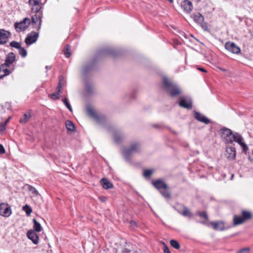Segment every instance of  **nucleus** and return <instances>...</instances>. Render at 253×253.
<instances>
[{
	"label": "nucleus",
	"mask_w": 253,
	"mask_h": 253,
	"mask_svg": "<svg viewBox=\"0 0 253 253\" xmlns=\"http://www.w3.org/2000/svg\"><path fill=\"white\" fill-rule=\"evenodd\" d=\"M219 131L221 137L225 140L226 143L231 144L235 141L242 147L244 152H246L248 150L247 145L243 142V137L239 133H233L231 129L225 127L221 128Z\"/></svg>",
	"instance_id": "obj_1"
},
{
	"label": "nucleus",
	"mask_w": 253,
	"mask_h": 253,
	"mask_svg": "<svg viewBox=\"0 0 253 253\" xmlns=\"http://www.w3.org/2000/svg\"><path fill=\"white\" fill-rule=\"evenodd\" d=\"M163 87L167 93L173 97L180 95L181 93L180 87L165 77L163 78Z\"/></svg>",
	"instance_id": "obj_2"
},
{
	"label": "nucleus",
	"mask_w": 253,
	"mask_h": 253,
	"mask_svg": "<svg viewBox=\"0 0 253 253\" xmlns=\"http://www.w3.org/2000/svg\"><path fill=\"white\" fill-rule=\"evenodd\" d=\"M153 186L157 189L164 198L169 200L171 198V194L168 189V184L161 179L152 181Z\"/></svg>",
	"instance_id": "obj_3"
},
{
	"label": "nucleus",
	"mask_w": 253,
	"mask_h": 253,
	"mask_svg": "<svg viewBox=\"0 0 253 253\" xmlns=\"http://www.w3.org/2000/svg\"><path fill=\"white\" fill-rule=\"evenodd\" d=\"M141 145L138 142L132 143L128 148H124L122 151V154L126 161H129L133 153L140 152Z\"/></svg>",
	"instance_id": "obj_4"
},
{
	"label": "nucleus",
	"mask_w": 253,
	"mask_h": 253,
	"mask_svg": "<svg viewBox=\"0 0 253 253\" xmlns=\"http://www.w3.org/2000/svg\"><path fill=\"white\" fill-rule=\"evenodd\" d=\"M252 214L250 211H243L242 216L234 215L233 217V224L238 225L243 223L245 221L252 218Z\"/></svg>",
	"instance_id": "obj_5"
},
{
	"label": "nucleus",
	"mask_w": 253,
	"mask_h": 253,
	"mask_svg": "<svg viewBox=\"0 0 253 253\" xmlns=\"http://www.w3.org/2000/svg\"><path fill=\"white\" fill-rule=\"evenodd\" d=\"M88 115L93 119L98 124H104L106 121V117L104 115H98L91 108H86Z\"/></svg>",
	"instance_id": "obj_6"
},
{
	"label": "nucleus",
	"mask_w": 253,
	"mask_h": 253,
	"mask_svg": "<svg viewBox=\"0 0 253 253\" xmlns=\"http://www.w3.org/2000/svg\"><path fill=\"white\" fill-rule=\"evenodd\" d=\"M35 14L32 17V23L35 25V28L37 31H39L41 28L42 22V12H34Z\"/></svg>",
	"instance_id": "obj_7"
},
{
	"label": "nucleus",
	"mask_w": 253,
	"mask_h": 253,
	"mask_svg": "<svg viewBox=\"0 0 253 253\" xmlns=\"http://www.w3.org/2000/svg\"><path fill=\"white\" fill-rule=\"evenodd\" d=\"M12 214V210L11 207L5 203H1L0 204V215L8 217Z\"/></svg>",
	"instance_id": "obj_8"
},
{
	"label": "nucleus",
	"mask_w": 253,
	"mask_h": 253,
	"mask_svg": "<svg viewBox=\"0 0 253 253\" xmlns=\"http://www.w3.org/2000/svg\"><path fill=\"white\" fill-rule=\"evenodd\" d=\"M30 24V20L29 18H25L20 22H16L14 24V27L17 32L24 31L29 27Z\"/></svg>",
	"instance_id": "obj_9"
},
{
	"label": "nucleus",
	"mask_w": 253,
	"mask_h": 253,
	"mask_svg": "<svg viewBox=\"0 0 253 253\" xmlns=\"http://www.w3.org/2000/svg\"><path fill=\"white\" fill-rule=\"evenodd\" d=\"M179 105L183 108L191 109L192 108V100L190 97L186 96L180 97L179 99Z\"/></svg>",
	"instance_id": "obj_10"
},
{
	"label": "nucleus",
	"mask_w": 253,
	"mask_h": 253,
	"mask_svg": "<svg viewBox=\"0 0 253 253\" xmlns=\"http://www.w3.org/2000/svg\"><path fill=\"white\" fill-rule=\"evenodd\" d=\"M39 37V33L35 32H32L29 33L25 40V42L27 46H29L35 42Z\"/></svg>",
	"instance_id": "obj_11"
},
{
	"label": "nucleus",
	"mask_w": 253,
	"mask_h": 253,
	"mask_svg": "<svg viewBox=\"0 0 253 253\" xmlns=\"http://www.w3.org/2000/svg\"><path fill=\"white\" fill-rule=\"evenodd\" d=\"M225 48L234 54H239L241 52L240 48L233 42H227L225 44Z\"/></svg>",
	"instance_id": "obj_12"
},
{
	"label": "nucleus",
	"mask_w": 253,
	"mask_h": 253,
	"mask_svg": "<svg viewBox=\"0 0 253 253\" xmlns=\"http://www.w3.org/2000/svg\"><path fill=\"white\" fill-rule=\"evenodd\" d=\"M42 0H29L28 3L32 6V11L33 12H40L42 8Z\"/></svg>",
	"instance_id": "obj_13"
},
{
	"label": "nucleus",
	"mask_w": 253,
	"mask_h": 253,
	"mask_svg": "<svg viewBox=\"0 0 253 253\" xmlns=\"http://www.w3.org/2000/svg\"><path fill=\"white\" fill-rule=\"evenodd\" d=\"M96 60L93 59L88 62L84 67L83 70V74L85 76L88 73L92 71L95 67Z\"/></svg>",
	"instance_id": "obj_14"
},
{
	"label": "nucleus",
	"mask_w": 253,
	"mask_h": 253,
	"mask_svg": "<svg viewBox=\"0 0 253 253\" xmlns=\"http://www.w3.org/2000/svg\"><path fill=\"white\" fill-rule=\"evenodd\" d=\"M10 34L5 30H0V44L6 43L8 41Z\"/></svg>",
	"instance_id": "obj_15"
},
{
	"label": "nucleus",
	"mask_w": 253,
	"mask_h": 253,
	"mask_svg": "<svg viewBox=\"0 0 253 253\" xmlns=\"http://www.w3.org/2000/svg\"><path fill=\"white\" fill-rule=\"evenodd\" d=\"M181 6L183 10L187 13L190 12L193 9V4L189 0H183L181 3Z\"/></svg>",
	"instance_id": "obj_16"
},
{
	"label": "nucleus",
	"mask_w": 253,
	"mask_h": 253,
	"mask_svg": "<svg viewBox=\"0 0 253 253\" xmlns=\"http://www.w3.org/2000/svg\"><path fill=\"white\" fill-rule=\"evenodd\" d=\"M37 232H35L33 230H29L27 233V236L28 238L32 241L33 243L34 244H38L39 243V236L36 233Z\"/></svg>",
	"instance_id": "obj_17"
},
{
	"label": "nucleus",
	"mask_w": 253,
	"mask_h": 253,
	"mask_svg": "<svg viewBox=\"0 0 253 253\" xmlns=\"http://www.w3.org/2000/svg\"><path fill=\"white\" fill-rule=\"evenodd\" d=\"M226 156L229 160H233L236 157L235 148L230 146L228 147L226 150Z\"/></svg>",
	"instance_id": "obj_18"
},
{
	"label": "nucleus",
	"mask_w": 253,
	"mask_h": 253,
	"mask_svg": "<svg viewBox=\"0 0 253 253\" xmlns=\"http://www.w3.org/2000/svg\"><path fill=\"white\" fill-rule=\"evenodd\" d=\"M16 55L14 53L11 52L9 53L6 57L4 65L9 67L15 60Z\"/></svg>",
	"instance_id": "obj_19"
},
{
	"label": "nucleus",
	"mask_w": 253,
	"mask_h": 253,
	"mask_svg": "<svg viewBox=\"0 0 253 253\" xmlns=\"http://www.w3.org/2000/svg\"><path fill=\"white\" fill-rule=\"evenodd\" d=\"M194 117L198 121L205 123L206 125L211 123V121L208 118L199 112H195Z\"/></svg>",
	"instance_id": "obj_20"
},
{
	"label": "nucleus",
	"mask_w": 253,
	"mask_h": 253,
	"mask_svg": "<svg viewBox=\"0 0 253 253\" xmlns=\"http://www.w3.org/2000/svg\"><path fill=\"white\" fill-rule=\"evenodd\" d=\"M115 51L114 50L110 48H104L98 51L97 55L102 56L111 55L114 56L115 54Z\"/></svg>",
	"instance_id": "obj_21"
},
{
	"label": "nucleus",
	"mask_w": 253,
	"mask_h": 253,
	"mask_svg": "<svg viewBox=\"0 0 253 253\" xmlns=\"http://www.w3.org/2000/svg\"><path fill=\"white\" fill-rule=\"evenodd\" d=\"M192 17L195 22L200 24L203 27L202 25L204 21V18L201 13H193Z\"/></svg>",
	"instance_id": "obj_22"
},
{
	"label": "nucleus",
	"mask_w": 253,
	"mask_h": 253,
	"mask_svg": "<svg viewBox=\"0 0 253 253\" xmlns=\"http://www.w3.org/2000/svg\"><path fill=\"white\" fill-rule=\"evenodd\" d=\"M8 66L4 65L3 64L0 66V79H2L5 76L9 75L11 73V71L6 67Z\"/></svg>",
	"instance_id": "obj_23"
},
{
	"label": "nucleus",
	"mask_w": 253,
	"mask_h": 253,
	"mask_svg": "<svg viewBox=\"0 0 253 253\" xmlns=\"http://www.w3.org/2000/svg\"><path fill=\"white\" fill-rule=\"evenodd\" d=\"M210 224L212 226L213 229L215 230L222 231L224 229V225L223 222L211 221Z\"/></svg>",
	"instance_id": "obj_24"
},
{
	"label": "nucleus",
	"mask_w": 253,
	"mask_h": 253,
	"mask_svg": "<svg viewBox=\"0 0 253 253\" xmlns=\"http://www.w3.org/2000/svg\"><path fill=\"white\" fill-rule=\"evenodd\" d=\"M100 182L105 189H111L113 187V184L106 178H102Z\"/></svg>",
	"instance_id": "obj_25"
},
{
	"label": "nucleus",
	"mask_w": 253,
	"mask_h": 253,
	"mask_svg": "<svg viewBox=\"0 0 253 253\" xmlns=\"http://www.w3.org/2000/svg\"><path fill=\"white\" fill-rule=\"evenodd\" d=\"M182 209V212H181V215L183 216L188 217L189 218H191L193 216V213L190 211V210L184 205H179Z\"/></svg>",
	"instance_id": "obj_26"
},
{
	"label": "nucleus",
	"mask_w": 253,
	"mask_h": 253,
	"mask_svg": "<svg viewBox=\"0 0 253 253\" xmlns=\"http://www.w3.org/2000/svg\"><path fill=\"white\" fill-rule=\"evenodd\" d=\"M114 140L117 143H120L124 138V135L120 131H115L113 133Z\"/></svg>",
	"instance_id": "obj_27"
},
{
	"label": "nucleus",
	"mask_w": 253,
	"mask_h": 253,
	"mask_svg": "<svg viewBox=\"0 0 253 253\" xmlns=\"http://www.w3.org/2000/svg\"><path fill=\"white\" fill-rule=\"evenodd\" d=\"M33 223H34V225H33L34 230L33 231L37 232H41L42 229V228L41 226V224L35 218H34L33 219Z\"/></svg>",
	"instance_id": "obj_28"
},
{
	"label": "nucleus",
	"mask_w": 253,
	"mask_h": 253,
	"mask_svg": "<svg viewBox=\"0 0 253 253\" xmlns=\"http://www.w3.org/2000/svg\"><path fill=\"white\" fill-rule=\"evenodd\" d=\"M65 126L68 130L74 131L75 129V126L73 122L70 120H67L65 122Z\"/></svg>",
	"instance_id": "obj_29"
},
{
	"label": "nucleus",
	"mask_w": 253,
	"mask_h": 253,
	"mask_svg": "<svg viewBox=\"0 0 253 253\" xmlns=\"http://www.w3.org/2000/svg\"><path fill=\"white\" fill-rule=\"evenodd\" d=\"M31 116V113L29 112L24 114L23 118H21L19 120V123L20 124H25L27 123Z\"/></svg>",
	"instance_id": "obj_30"
},
{
	"label": "nucleus",
	"mask_w": 253,
	"mask_h": 253,
	"mask_svg": "<svg viewBox=\"0 0 253 253\" xmlns=\"http://www.w3.org/2000/svg\"><path fill=\"white\" fill-rule=\"evenodd\" d=\"M170 245L175 249H179L180 248V244L175 240H171L170 241Z\"/></svg>",
	"instance_id": "obj_31"
},
{
	"label": "nucleus",
	"mask_w": 253,
	"mask_h": 253,
	"mask_svg": "<svg viewBox=\"0 0 253 253\" xmlns=\"http://www.w3.org/2000/svg\"><path fill=\"white\" fill-rule=\"evenodd\" d=\"M197 214L201 218H204L206 221L208 220V216L206 211H198Z\"/></svg>",
	"instance_id": "obj_32"
},
{
	"label": "nucleus",
	"mask_w": 253,
	"mask_h": 253,
	"mask_svg": "<svg viewBox=\"0 0 253 253\" xmlns=\"http://www.w3.org/2000/svg\"><path fill=\"white\" fill-rule=\"evenodd\" d=\"M23 210L26 212L27 215H29L32 212V208L28 205L23 206Z\"/></svg>",
	"instance_id": "obj_33"
},
{
	"label": "nucleus",
	"mask_w": 253,
	"mask_h": 253,
	"mask_svg": "<svg viewBox=\"0 0 253 253\" xmlns=\"http://www.w3.org/2000/svg\"><path fill=\"white\" fill-rule=\"evenodd\" d=\"M10 46L19 49L21 47V43L16 41H12L10 43Z\"/></svg>",
	"instance_id": "obj_34"
},
{
	"label": "nucleus",
	"mask_w": 253,
	"mask_h": 253,
	"mask_svg": "<svg viewBox=\"0 0 253 253\" xmlns=\"http://www.w3.org/2000/svg\"><path fill=\"white\" fill-rule=\"evenodd\" d=\"M64 54L66 57H69L71 55L70 47L69 45L66 44L65 46Z\"/></svg>",
	"instance_id": "obj_35"
},
{
	"label": "nucleus",
	"mask_w": 253,
	"mask_h": 253,
	"mask_svg": "<svg viewBox=\"0 0 253 253\" xmlns=\"http://www.w3.org/2000/svg\"><path fill=\"white\" fill-rule=\"evenodd\" d=\"M19 54L23 58L25 57L27 55V52L26 49L24 47H21L19 49Z\"/></svg>",
	"instance_id": "obj_36"
},
{
	"label": "nucleus",
	"mask_w": 253,
	"mask_h": 253,
	"mask_svg": "<svg viewBox=\"0 0 253 253\" xmlns=\"http://www.w3.org/2000/svg\"><path fill=\"white\" fill-rule=\"evenodd\" d=\"M153 173L152 169H144L143 171V176L145 178H149Z\"/></svg>",
	"instance_id": "obj_37"
},
{
	"label": "nucleus",
	"mask_w": 253,
	"mask_h": 253,
	"mask_svg": "<svg viewBox=\"0 0 253 253\" xmlns=\"http://www.w3.org/2000/svg\"><path fill=\"white\" fill-rule=\"evenodd\" d=\"M63 102L65 104V105L67 107V108L71 111L72 112V108L71 107V105L69 103L67 99L66 98H65L62 100Z\"/></svg>",
	"instance_id": "obj_38"
},
{
	"label": "nucleus",
	"mask_w": 253,
	"mask_h": 253,
	"mask_svg": "<svg viewBox=\"0 0 253 253\" xmlns=\"http://www.w3.org/2000/svg\"><path fill=\"white\" fill-rule=\"evenodd\" d=\"M63 80L62 79V77H60L59 79V82L58 83V85L57 86V91L58 92V93H61L62 92V82Z\"/></svg>",
	"instance_id": "obj_39"
},
{
	"label": "nucleus",
	"mask_w": 253,
	"mask_h": 253,
	"mask_svg": "<svg viewBox=\"0 0 253 253\" xmlns=\"http://www.w3.org/2000/svg\"><path fill=\"white\" fill-rule=\"evenodd\" d=\"M60 93H58V92L56 91V92L53 93L51 95V97L53 99H58L59 98V95Z\"/></svg>",
	"instance_id": "obj_40"
},
{
	"label": "nucleus",
	"mask_w": 253,
	"mask_h": 253,
	"mask_svg": "<svg viewBox=\"0 0 253 253\" xmlns=\"http://www.w3.org/2000/svg\"><path fill=\"white\" fill-rule=\"evenodd\" d=\"M250 251V248H244L238 251L237 253H244L245 252H248Z\"/></svg>",
	"instance_id": "obj_41"
},
{
	"label": "nucleus",
	"mask_w": 253,
	"mask_h": 253,
	"mask_svg": "<svg viewBox=\"0 0 253 253\" xmlns=\"http://www.w3.org/2000/svg\"><path fill=\"white\" fill-rule=\"evenodd\" d=\"M163 244L164 245V253H170V252L167 245L164 242H163Z\"/></svg>",
	"instance_id": "obj_42"
},
{
	"label": "nucleus",
	"mask_w": 253,
	"mask_h": 253,
	"mask_svg": "<svg viewBox=\"0 0 253 253\" xmlns=\"http://www.w3.org/2000/svg\"><path fill=\"white\" fill-rule=\"evenodd\" d=\"M30 190L32 191V192L35 194L36 195H38L39 194V192L34 187L31 186Z\"/></svg>",
	"instance_id": "obj_43"
},
{
	"label": "nucleus",
	"mask_w": 253,
	"mask_h": 253,
	"mask_svg": "<svg viewBox=\"0 0 253 253\" xmlns=\"http://www.w3.org/2000/svg\"><path fill=\"white\" fill-rule=\"evenodd\" d=\"M5 129V125L4 124H0V132L3 131Z\"/></svg>",
	"instance_id": "obj_44"
},
{
	"label": "nucleus",
	"mask_w": 253,
	"mask_h": 253,
	"mask_svg": "<svg viewBox=\"0 0 253 253\" xmlns=\"http://www.w3.org/2000/svg\"><path fill=\"white\" fill-rule=\"evenodd\" d=\"M5 153V149L2 145L0 144V154H2Z\"/></svg>",
	"instance_id": "obj_45"
},
{
	"label": "nucleus",
	"mask_w": 253,
	"mask_h": 253,
	"mask_svg": "<svg viewBox=\"0 0 253 253\" xmlns=\"http://www.w3.org/2000/svg\"><path fill=\"white\" fill-rule=\"evenodd\" d=\"M86 88L88 92H90V90L91 89V85L90 84H85Z\"/></svg>",
	"instance_id": "obj_46"
},
{
	"label": "nucleus",
	"mask_w": 253,
	"mask_h": 253,
	"mask_svg": "<svg viewBox=\"0 0 253 253\" xmlns=\"http://www.w3.org/2000/svg\"><path fill=\"white\" fill-rule=\"evenodd\" d=\"M121 253H130V251L126 248H123Z\"/></svg>",
	"instance_id": "obj_47"
},
{
	"label": "nucleus",
	"mask_w": 253,
	"mask_h": 253,
	"mask_svg": "<svg viewBox=\"0 0 253 253\" xmlns=\"http://www.w3.org/2000/svg\"><path fill=\"white\" fill-rule=\"evenodd\" d=\"M99 200L102 202H105L107 201V198L105 197H99Z\"/></svg>",
	"instance_id": "obj_48"
},
{
	"label": "nucleus",
	"mask_w": 253,
	"mask_h": 253,
	"mask_svg": "<svg viewBox=\"0 0 253 253\" xmlns=\"http://www.w3.org/2000/svg\"><path fill=\"white\" fill-rule=\"evenodd\" d=\"M153 126L155 128H161L162 127V125L161 124H155L153 125Z\"/></svg>",
	"instance_id": "obj_49"
},
{
	"label": "nucleus",
	"mask_w": 253,
	"mask_h": 253,
	"mask_svg": "<svg viewBox=\"0 0 253 253\" xmlns=\"http://www.w3.org/2000/svg\"><path fill=\"white\" fill-rule=\"evenodd\" d=\"M197 69L198 70L201 71L203 72H207V71L205 70V69L203 68L199 67Z\"/></svg>",
	"instance_id": "obj_50"
},
{
	"label": "nucleus",
	"mask_w": 253,
	"mask_h": 253,
	"mask_svg": "<svg viewBox=\"0 0 253 253\" xmlns=\"http://www.w3.org/2000/svg\"><path fill=\"white\" fill-rule=\"evenodd\" d=\"M130 224L132 227L136 226V223L133 221H131L130 222Z\"/></svg>",
	"instance_id": "obj_51"
},
{
	"label": "nucleus",
	"mask_w": 253,
	"mask_h": 253,
	"mask_svg": "<svg viewBox=\"0 0 253 253\" xmlns=\"http://www.w3.org/2000/svg\"><path fill=\"white\" fill-rule=\"evenodd\" d=\"M175 210L177 211L181 215V212H182V211L180 210V209H176L175 208Z\"/></svg>",
	"instance_id": "obj_52"
},
{
	"label": "nucleus",
	"mask_w": 253,
	"mask_h": 253,
	"mask_svg": "<svg viewBox=\"0 0 253 253\" xmlns=\"http://www.w3.org/2000/svg\"><path fill=\"white\" fill-rule=\"evenodd\" d=\"M45 68L48 70V69H50L51 68V66H46L45 67Z\"/></svg>",
	"instance_id": "obj_53"
},
{
	"label": "nucleus",
	"mask_w": 253,
	"mask_h": 253,
	"mask_svg": "<svg viewBox=\"0 0 253 253\" xmlns=\"http://www.w3.org/2000/svg\"><path fill=\"white\" fill-rule=\"evenodd\" d=\"M9 119V118H8V119H7V120L5 122V123H4V124H5V125H6V124L7 122L8 121Z\"/></svg>",
	"instance_id": "obj_54"
},
{
	"label": "nucleus",
	"mask_w": 253,
	"mask_h": 253,
	"mask_svg": "<svg viewBox=\"0 0 253 253\" xmlns=\"http://www.w3.org/2000/svg\"><path fill=\"white\" fill-rule=\"evenodd\" d=\"M233 176H234V175L233 174V175H232L231 179H232V178H233Z\"/></svg>",
	"instance_id": "obj_55"
},
{
	"label": "nucleus",
	"mask_w": 253,
	"mask_h": 253,
	"mask_svg": "<svg viewBox=\"0 0 253 253\" xmlns=\"http://www.w3.org/2000/svg\"><path fill=\"white\" fill-rule=\"evenodd\" d=\"M202 223L203 224H205V222H202Z\"/></svg>",
	"instance_id": "obj_56"
}]
</instances>
